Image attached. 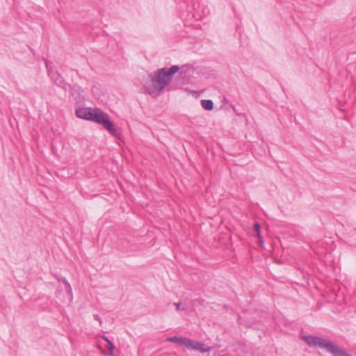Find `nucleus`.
<instances>
[{
	"mask_svg": "<svg viewBox=\"0 0 356 356\" xmlns=\"http://www.w3.org/2000/svg\"><path fill=\"white\" fill-rule=\"evenodd\" d=\"M201 105L207 111H211L214 106L213 102L211 99L201 100Z\"/></svg>",
	"mask_w": 356,
	"mask_h": 356,
	"instance_id": "9",
	"label": "nucleus"
},
{
	"mask_svg": "<svg viewBox=\"0 0 356 356\" xmlns=\"http://www.w3.org/2000/svg\"><path fill=\"white\" fill-rule=\"evenodd\" d=\"M179 69L178 65L159 69L154 72V75L151 76V79L145 83L144 86L145 91L152 95L163 92Z\"/></svg>",
	"mask_w": 356,
	"mask_h": 356,
	"instance_id": "1",
	"label": "nucleus"
},
{
	"mask_svg": "<svg viewBox=\"0 0 356 356\" xmlns=\"http://www.w3.org/2000/svg\"><path fill=\"white\" fill-rule=\"evenodd\" d=\"M254 230L257 233V236L259 238V242L263 243V238L261 234V227L258 222H255L254 224Z\"/></svg>",
	"mask_w": 356,
	"mask_h": 356,
	"instance_id": "11",
	"label": "nucleus"
},
{
	"mask_svg": "<svg viewBox=\"0 0 356 356\" xmlns=\"http://www.w3.org/2000/svg\"><path fill=\"white\" fill-rule=\"evenodd\" d=\"M93 109L90 108H80L76 110V115L81 119L91 120Z\"/></svg>",
	"mask_w": 356,
	"mask_h": 356,
	"instance_id": "7",
	"label": "nucleus"
},
{
	"mask_svg": "<svg viewBox=\"0 0 356 356\" xmlns=\"http://www.w3.org/2000/svg\"><path fill=\"white\" fill-rule=\"evenodd\" d=\"M174 305L176 307V309L177 311H179L180 310L181 303L180 302H175V303H174Z\"/></svg>",
	"mask_w": 356,
	"mask_h": 356,
	"instance_id": "13",
	"label": "nucleus"
},
{
	"mask_svg": "<svg viewBox=\"0 0 356 356\" xmlns=\"http://www.w3.org/2000/svg\"><path fill=\"white\" fill-rule=\"evenodd\" d=\"M102 339H104L105 341H106V343H107L106 348L109 352L108 355L111 356L113 355V350H114L115 346H114L113 343H112V341L106 336H102Z\"/></svg>",
	"mask_w": 356,
	"mask_h": 356,
	"instance_id": "10",
	"label": "nucleus"
},
{
	"mask_svg": "<svg viewBox=\"0 0 356 356\" xmlns=\"http://www.w3.org/2000/svg\"><path fill=\"white\" fill-rule=\"evenodd\" d=\"M93 317L95 320L98 321L100 324L102 323V320L98 314H94Z\"/></svg>",
	"mask_w": 356,
	"mask_h": 356,
	"instance_id": "12",
	"label": "nucleus"
},
{
	"mask_svg": "<svg viewBox=\"0 0 356 356\" xmlns=\"http://www.w3.org/2000/svg\"><path fill=\"white\" fill-rule=\"evenodd\" d=\"M302 339L309 346L321 348L325 350L327 353L332 354L333 356H353L343 348L322 337L305 335L302 337Z\"/></svg>",
	"mask_w": 356,
	"mask_h": 356,
	"instance_id": "2",
	"label": "nucleus"
},
{
	"mask_svg": "<svg viewBox=\"0 0 356 356\" xmlns=\"http://www.w3.org/2000/svg\"><path fill=\"white\" fill-rule=\"evenodd\" d=\"M168 342L177 343L181 346H184L188 349L198 350L202 353L209 352L211 348L209 346H205L202 342L193 341L186 337H171L166 339Z\"/></svg>",
	"mask_w": 356,
	"mask_h": 356,
	"instance_id": "3",
	"label": "nucleus"
},
{
	"mask_svg": "<svg viewBox=\"0 0 356 356\" xmlns=\"http://www.w3.org/2000/svg\"><path fill=\"white\" fill-rule=\"evenodd\" d=\"M57 280L58 282H62L63 283L67 293L70 296L71 299H72V290L70 282L66 280V278L63 277H58Z\"/></svg>",
	"mask_w": 356,
	"mask_h": 356,
	"instance_id": "8",
	"label": "nucleus"
},
{
	"mask_svg": "<svg viewBox=\"0 0 356 356\" xmlns=\"http://www.w3.org/2000/svg\"><path fill=\"white\" fill-rule=\"evenodd\" d=\"M71 95L74 97L76 104H82L84 101V90L79 86H71Z\"/></svg>",
	"mask_w": 356,
	"mask_h": 356,
	"instance_id": "5",
	"label": "nucleus"
},
{
	"mask_svg": "<svg viewBox=\"0 0 356 356\" xmlns=\"http://www.w3.org/2000/svg\"><path fill=\"white\" fill-rule=\"evenodd\" d=\"M51 78L58 86L63 88L65 90H67L68 88H71V85L66 83L64 78L58 72L52 74Z\"/></svg>",
	"mask_w": 356,
	"mask_h": 356,
	"instance_id": "6",
	"label": "nucleus"
},
{
	"mask_svg": "<svg viewBox=\"0 0 356 356\" xmlns=\"http://www.w3.org/2000/svg\"><path fill=\"white\" fill-rule=\"evenodd\" d=\"M91 121L102 124L111 134L117 136V131L113 122L109 119V115L99 108L93 109Z\"/></svg>",
	"mask_w": 356,
	"mask_h": 356,
	"instance_id": "4",
	"label": "nucleus"
},
{
	"mask_svg": "<svg viewBox=\"0 0 356 356\" xmlns=\"http://www.w3.org/2000/svg\"><path fill=\"white\" fill-rule=\"evenodd\" d=\"M46 66H47V68L48 69V63H46Z\"/></svg>",
	"mask_w": 356,
	"mask_h": 356,
	"instance_id": "14",
	"label": "nucleus"
}]
</instances>
